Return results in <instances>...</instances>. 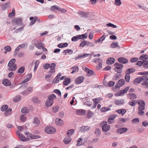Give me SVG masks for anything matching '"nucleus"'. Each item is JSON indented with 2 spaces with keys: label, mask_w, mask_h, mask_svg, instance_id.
<instances>
[{
  "label": "nucleus",
  "mask_w": 148,
  "mask_h": 148,
  "mask_svg": "<svg viewBox=\"0 0 148 148\" xmlns=\"http://www.w3.org/2000/svg\"><path fill=\"white\" fill-rule=\"evenodd\" d=\"M114 65L115 66L114 70L116 72L119 73L122 72V69L123 67V65L122 64L116 62L114 64Z\"/></svg>",
  "instance_id": "1"
},
{
  "label": "nucleus",
  "mask_w": 148,
  "mask_h": 148,
  "mask_svg": "<svg viewBox=\"0 0 148 148\" xmlns=\"http://www.w3.org/2000/svg\"><path fill=\"white\" fill-rule=\"evenodd\" d=\"M12 23L14 25H20L22 24V19L20 18H15L12 21Z\"/></svg>",
  "instance_id": "2"
},
{
  "label": "nucleus",
  "mask_w": 148,
  "mask_h": 148,
  "mask_svg": "<svg viewBox=\"0 0 148 148\" xmlns=\"http://www.w3.org/2000/svg\"><path fill=\"white\" fill-rule=\"evenodd\" d=\"M45 131L48 134H51L54 133L56 131V129L52 127H45Z\"/></svg>",
  "instance_id": "3"
},
{
  "label": "nucleus",
  "mask_w": 148,
  "mask_h": 148,
  "mask_svg": "<svg viewBox=\"0 0 148 148\" xmlns=\"http://www.w3.org/2000/svg\"><path fill=\"white\" fill-rule=\"evenodd\" d=\"M125 81L123 79H120L118 81L116 84L115 88H118L122 86L125 84Z\"/></svg>",
  "instance_id": "4"
},
{
  "label": "nucleus",
  "mask_w": 148,
  "mask_h": 148,
  "mask_svg": "<svg viewBox=\"0 0 148 148\" xmlns=\"http://www.w3.org/2000/svg\"><path fill=\"white\" fill-rule=\"evenodd\" d=\"M1 8L3 10H5L10 7V2L9 1L0 5Z\"/></svg>",
  "instance_id": "5"
},
{
  "label": "nucleus",
  "mask_w": 148,
  "mask_h": 148,
  "mask_svg": "<svg viewBox=\"0 0 148 148\" xmlns=\"http://www.w3.org/2000/svg\"><path fill=\"white\" fill-rule=\"evenodd\" d=\"M127 128L125 127L120 128L116 130V132L120 134H124L127 131Z\"/></svg>",
  "instance_id": "6"
},
{
  "label": "nucleus",
  "mask_w": 148,
  "mask_h": 148,
  "mask_svg": "<svg viewBox=\"0 0 148 148\" xmlns=\"http://www.w3.org/2000/svg\"><path fill=\"white\" fill-rule=\"evenodd\" d=\"M84 77L82 76H80L75 79V83L77 84H80L83 82Z\"/></svg>",
  "instance_id": "7"
},
{
  "label": "nucleus",
  "mask_w": 148,
  "mask_h": 148,
  "mask_svg": "<svg viewBox=\"0 0 148 148\" xmlns=\"http://www.w3.org/2000/svg\"><path fill=\"white\" fill-rule=\"evenodd\" d=\"M138 104L139 105L138 108H142V109L144 110L145 109V101L142 100H140L138 101Z\"/></svg>",
  "instance_id": "8"
},
{
  "label": "nucleus",
  "mask_w": 148,
  "mask_h": 148,
  "mask_svg": "<svg viewBox=\"0 0 148 148\" xmlns=\"http://www.w3.org/2000/svg\"><path fill=\"white\" fill-rule=\"evenodd\" d=\"M78 14L81 17L86 18L88 16L89 12L79 11Z\"/></svg>",
  "instance_id": "9"
},
{
  "label": "nucleus",
  "mask_w": 148,
  "mask_h": 148,
  "mask_svg": "<svg viewBox=\"0 0 148 148\" xmlns=\"http://www.w3.org/2000/svg\"><path fill=\"white\" fill-rule=\"evenodd\" d=\"M118 61L119 62L123 64L127 63L128 62V60L126 58L122 57L119 58L118 59Z\"/></svg>",
  "instance_id": "10"
},
{
  "label": "nucleus",
  "mask_w": 148,
  "mask_h": 148,
  "mask_svg": "<svg viewBox=\"0 0 148 148\" xmlns=\"http://www.w3.org/2000/svg\"><path fill=\"white\" fill-rule=\"evenodd\" d=\"M115 61V59L113 58H109L106 61V63L108 64H111L114 63Z\"/></svg>",
  "instance_id": "11"
},
{
  "label": "nucleus",
  "mask_w": 148,
  "mask_h": 148,
  "mask_svg": "<svg viewBox=\"0 0 148 148\" xmlns=\"http://www.w3.org/2000/svg\"><path fill=\"white\" fill-rule=\"evenodd\" d=\"M10 82L8 79H4L2 81L3 84L5 86H8L10 84Z\"/></svg>",
  "instance_id": "12"
},
{
  "label": "nucleus",
  "mask_w": 148,
  "mask_h": 148,
  "mask_svg": "<svg viewBox=\"0 0 148 148\" xmlns=\"http://www.w3.org/2000/svg\"><path fill=\"white\" fill-rule=\"evenodd\" d=\"M110 125L107 123L106 124V125L104 126H103V128H102V131L103 132H106L110 130Z\"/></svg>",
  "instance_id": "13"
},
{
  "label": "nucleus",
  "mask_w": 148,
  "mask_h": 148,
  "mask_svg": "<svg viewBox=\"0 0 148 148\" xmlns=\"http://www.w3.org/2000/svg\"><path fill=\"white\" fill-rule=\"evenodd\" d=\"M128 97L131 99H135L137 98V96L136 95L132 93H129L127 95Z\"/></svg>",
  "instance_id": "14"
},
{
  "label": "nucleus",
  "mask_w": 148,
  "mask_h": 148,
  "mask_svg": "<svg viewBox=\"0 0 148 148\" xmlns=\"http://www.w3.org/2000/svg\"><path fill=\"white\" fill-rule=\"evenodd\" d=\"M55 123L57 125H61L63 124V121L61 119H57L56 120Z\"/></svg>",
  "instance_id": "15"
},
{
  "label": "nucleus",
  "mask_w": 148,
  "mask_h": 148,
  "mask_svg": "<svg viewBox=\"0 0 148 148\" xmlns=\"http://www.w3.org/2000/svg\"><path fill=\"white\" fill-rule=\"evenodd\" d=\"M141 82V80L140 78L138 77L134 80L133 82V83L134 84L137 85L140 83Z\"/></svg>",
  "instance_id": "16"
},
{
  "label": "nucleus",
  "mask_w": 148,
  "mask_h": 148,
  "mask_svg": "<svg viewBox=\"0 0 148 148\" xmlns=\"http://www.w3.org/2000/svg\"><path fill=\"white\" fill-rule=\"evenodd\" d=\"M71 139L70 136L65 138L63 140L64 142L66 144H69L71 142Z\"/></svg>",
  "instance_id": "17"
},
{
  "label": "nucleus",
  "mask_w": 148,
  "mask_h": 148,
  "mask_svg": "<svg viewBox=\"0 0 148 148\" xmlns=\"http://www.w3.org/2000/svg\"><path fill=\"white\" fill-rule=\"evenodd\" d=\"M16 62V59H12L9 62L8 64V67H11L13 65H14L15 62Z\"/></svg>",
  "instance_id": "18"
},
{
  "label": "nucleus",
  "mask_w": 148,
  "mask_h": 148,
  "mask_svg": "<svg viewBox=\"0 0 148 148\" xmlns=\"http://www.w3.org/2000/svg\"><path fill=\"white\" fill-rule=\"evenodd\" d=\"M71 80L70 78H66L63 82V84L64 86H67L71 82Z\"/></svg>",
  "instance_id": "19"
},
{
  "label": "nucleus",
  "mask_w": 148,
  "mask_h": 148,
  "mask_svg": "<svg viewBox=\"0 0 148 148\" xmlns=\"http://www.w3.org/2000/svg\"><path fill=\"white\" fill-rule=\"evenodd\" d=\"M85 113V111L82 109L77 110V114L78 115H84Z\"/></svg>",
  "instance_id": "20"
},
{
  "label": "nucleus",
  "mask_w": 148,
  "mask_h": 148,
  "mask_svg": "<svg viewBox=\"0 0 148 148\" xmlns=\"http://www.w3.org/2000/svg\"><path fill=\"white\" fill-rule=\"evenodd\" d=\"M105 38L106 36L105 35H103L100 37L99 39L97 40H95V42L97 43L98 42H101L105 39Z\"/></svg>",
  "instance_id": "21"
},
{
  "label": "nucleus",
  "mask_w": 148,
  "mask_h": 148,
  "mask_svg": "<svg viewBox=\"0 0 148 148\" xmlns=\"http://www.w3.org/2000/svg\"><path fill=\"white\" fill-rule=\"evenodd\" d=\"M90 54H80L77 57H75V58L76 60H77L81 58L84 57L85 58L88 57L89 55H90Z\"/></svg>",
  "instance_id": "22"
},
{
  "label": "nucleus",
  "mask_w": 148,
  "mask_h": 148,
  "mask_svg": "<svg viewBox=\"0 0 148 148\" xmlns=\"http://www.w3.org/2000/svg\"><path fill=\"white\" fill-rule=\"evenodd\" d=\"M135 69L134 68H130L126 70V73L128 75L134 72L135 71Z\"/></svg>",
  "instance_id": "23"
},
{
  "label": "nucleus",
  "mask_w": 148,
  "mask_h": 148,
  "mask_svg": "<svg viewBox=\"0 0 148 148\" xmlns=\"http://www.w3.org/2000/svg\"><path fill=\"white\" fill-rule=\"evenodd\" d=\"M115 103L117 105H120L123 104L124 103V102L123 100H116L115 101Z\"/></svg>",
  "instance_id": "24"
},
{
  "label": "nucleus",
  "mask_w": 148,
  "mask_h": 148,
  "mask_svg": "<svg viewBox=\"0 0 148 148\" xmlns=\"http://www.w3.org/2000/svg\"><path fill=\"white\" fill-rule=\"evenodd\" d=\"M34 45L36 47L39 49H40L42 47L43 44L42 43L36 42L34 43Z\"/></svg>",
  "instance_id": "25"
},
{
  "label": "nucleus",
  "mask_w": 148,
  "mask_h": 148,
  "mask_svg": "<svg viewBox=\"0 0 148 148\" xmlns=\"http://www.w3.org/2000/svg\"><path fill=\"white\" fill-rule=\"evenodd\" d=\"M93 114L94 112H93L90 110H89L87 113V116L88 118L90 119L93 116Z\"/></svg>",
  "instance_id": "26"
},
{
  "label": "nucleus",
  "mask_w": 148,
  "mask_h": 148,
  "mask_svg": "<svg viewBox=\"0 0 148 148\" xmlns=\"http://www.w3.org/2000/svg\"><path fill=\"white\" fill-rule=\"evenodd\" d=\"M59 7L56 5L52 6L50 8V10L52 11L57 12L58 11Z\"/></svg>",
  "instance_id": "27"
},
{
  "label": "nucleus",
  "mask_w": 148,
  "mask_h": 148,
  "mask_svg": "<svg viewBox=\"0 0 148 148\" xmlns=\"http://www.w3.org/2000/svg\"><path fill=\"white\" fill-rule=\"evenodd\" d=\"M53 103V101L52 100L51 101L48 99L46 102L45 105L47 107H50L51 106Z\"/></svg>",
  "instance_id": "28"
},
{
  "label": "nucleus",
  "mask_w": 148,
  "mask_h": 148,
  "mask_svg": "<svg viewBox=\"0 0 148 148\" xmlns=\"http://www.w3.org/2000/svg\"><path fill=\"white\" fill-rule=\"evenodd\" d=\"M40 123V121L39 119L36 117H35L34 118L33 123L35 126H37Z\"/></svg>",
  "instance_id": "29"
},
{
  "label": "nucleus",
  "mask_w": 148,
  "mask_h": 148,
  "mask_svg": "<svg viewBox=\"0 0 148 148\" xmlns=\"http://www.w3.org/2000/svg\"><path fill=\"white\" fill-rule=\"evenodd\" d=\"M78 36L79 38V39H86L88 36V35L87 34L85 33L84 34L78 35Z\"/></svg>",
  "instance_id": "30"
},
{
  "label": "nucleus",
  "mask_w": 148,
  "mask_h": 148,
  "mask_svg": "<svg viewBox=\"0 0 148 148\" xmlns=\"http://www.w3.org/2000/svg\"><path fill=\"white\" fill-rule=\"evenodd\" d=\"M87 45V41L84 40L80 43L79 45V47H83Z\"/></svg>",
  "instance_id": "31"
},
{
  "label": "nucleus",
  "mask_w": 148,
  "mask_h": 148,
  "mask_svg": "<svg viewBox=\"0 0 148 148\" xmlns=\"http://www.w3.org/2000/svg\"><path fill=\"white\" fill-rule=\"evenodd\" d=\"M29 110L26 107L23 108L21 110L22 112L24 113H27L29 112Z\"/></svg>",
  "instance_id": "32"
},
{
  "label": "nucleus",
  "mask_w": 148,
  "mask_h": 148,
  "mask_svg": "<svg viewBox=\"0 0 148 148\" xmlns=\"http://www.w3.org/2000/svg\"><path fill=\"white\" fill-rule=\"evenodd\" d=\"M90 129V127L88 126H82L81 127V131L82 132H84Z\"/></svg>",
  "instance_id": "33"
},
{
  "label": "nucleus",
  "mask_w": 148,
  "mask_h": 148,
  "mask_svg": "<svg viewBox=\"0 0 148 148\" xmlns=\"http://www.w3.org/2000/svg\"><path fill=\"white\" fill-rule=\"evenodd\" d=\"M75 133V130L73 129H71L68 131L67 134L69 135L68 136H70L74 134Z\"/></svg>",
  "instance_id": "34"
},
{
  "label": "nucleus",
  "mask_w": 148,
  "mask_h": 148,
  "mask_svg": "<svg viewBox=\"0 0 148 148\" xmlns=\"http://www.w3.org/2000/svg\"><path fill=\"white\" fill-rule=\"evenodd\" d=\"M130 75L126 74L125 77V79L126 82H129L130 81Z\"/></svg>",
  "instance_id": "35"
},
{
  "label": "nucleus",
  "mask_w": 148,
  "mask_h": 148,
  "mask_svg": "<svg viewBox=\"0 0 148 148\" xmlns=\"http://www.w3.org/2000/svg\"><path fill=\"white\" fill-rule=\"evenodd\" d=\"M143 67L145 68H148V61L146 60H144L143 61Z\"/></svg>",
  "instance_id": "36"
},
{
  "label": "nucleus",
  "mask_w": 148,
  "mask_h": 148,
  "mask_svg": "<svg viewBox=\"0 0 148 148\" xmlns=\"http://www.w3.org/2000/svg\"><path fill=\"white\" fill-rule=\"evenodd\" d=\"M10 67L9 70L11 71H15L17 68V65L16 64H14L11 67Z\"/></svg>",
  "instance_id": "37"
},
{
  "label": "nucleus",
  "mask_w": 148,
  "mask_h": 148,
  "mask_svg": "<svg viewBox=\"0 0 148 148\" xmlns=\"http://www.w3.org/2000/svg\"><path fill=\"white\" fill-rule=\"evenodd\" d=\"M21 99V97L20 95H17L13 99V100L14 102H17L19 101Z\"/></svg>",
  "instance_id": "38"
},
{
  "label": "nucleus",
  "mask_w": 148,
  "mask_h": 148,
  "mask_svg": "<svg viewBox=\"0 0 148 148\" xmlns=\"http://www.w3.org/2000/svg\"><path fill=\"white\" fill-rule=\"evenodd\" d=\"M110 47L112 48H115L116 47H118L119 48H120V46L118 45V43L117 42L116 43L112 42L111 45Z\"/></svg>",
  "instance_id": "39"
},
{
  "label": "nucleus",
  "mask_w": 148,
  "mask_h": 148,
  "mask_svg": "<svg viewBox=\"0 0 148 148\" xmlns=\"http://www.w3.org/2000/svg\"><path fill=\"white\" fill-rule=\"evenodd\" d=\"M25 67L24 66H22L17 71V73H22L24 71Z\"/></svg>",
  "instance_id": "40"
},
{
  "label": "nucleus",
  "mask_w": 148,
  "mask_h": 148,
  "mask_svg": "<svg viewBox=\"0 0 148 148\" xmlns=\"http://www.w3.org/2000/svg\"><path fill=\"white\" fill-rule=\"evenodd\" d=\"M48 99L51 101V100L53 101V99H56V95L54 94H52L50 96H49L48 97Z\"/></svg>",
  "instance_id": "41"
},
{
  "label": "nucleus",
  "mask_w": 148,
  "mask_h": 148,
  "mask_svg": "<svg viewBox=\"0 0 148 148\" xmlns=\"http://www.w3.org/2000/svg\"><path fill=\"white\" fill-rule=\"evenodd\" d=\"M32 100L34 102L36 103H39L40 102V101L36 97H33Z\"/></svg>",
  "instance_id": "42"
},
{
  "label": "nucleus",
  "mask_w": 148,
  "mask_h": 148,
  "mask_svg": "<svg viewBox=\"0 0 148 148\" xmlns=\"http://www.w3.org/2000/svg\"><path fill=\"white\" fill-rule=\"evenodd\" d=\"M82 138H79L77 140V143L76 145L77 146H79L82 145L83 143H82Z\"/></svg>",
  "instance_id": "43"
},
{
  "label": "nucleus",
  "mask_w": 148,
  "mask_h": 148,
  "mask_svg": "<svg viewBox=\"0 0 148 148\" xmlns=\"http://www.w3.org/2000/svg\"><path fill=\"white\" fill-rule=\"evenodd\" d=\"M56 66V64L55 63H52L50 64V66L49 68L50 70H55V67Z\"/></svg>",
  "instance_id": "44"
},
{
  "label": "nucleus",
  "mask_w": 148,
  "mask_h": 148,
  "mask_svg": "<svg viewBox=\"0 0 148 148\" xmlns=\"http://www.w3.org/2000/svg\"><path fill=\"white\" fill-rule=\"evenodd\" d=\"M142 81L147 82L148 80V77L146 76H143L140 77Z\"/></svg>",
  "instance_id": "45"
},
{
  "label": "nucleus",
  "mask_w": 148,
  "mask_h": 148,
  "mask_svg": "<svg viewBox=\"0 0 148 148\" xmlns=\"http://www.w3.org/2000/svg\"><path fill=\"white\" fill-rule=\"evenodd\" d=\"M138 109L139 110L138 113L139 115H143L144 114V112L143 111V109L142 108H138Z\"/></svg>",
  "instance_id": "46"
},
{
  "label": "nucleus",
  "mask_w": 148,
  "mask_h": 148,
  "mask_svg": "<svg viewBox=\"0 0 148 148\" xmlns=\"http://www.w3.org/2000/svg\"><path fill=\"white\" fill-rule=\"evenodd\" d=\"M71 69H73V71L71 72V73H74L76 72H77L78 71V67L77 66L73 67Z\"/></svg>",
  "instance_id": "47"
},
{
  "label": "nucleus",
  "mask_w": 148,
  "mask_h": 148,
  "mask_svg": "<svg viewBox=\"0 0 148 148\" xmlns=\"http://www.w3.org/2000/svg\"><path fill=\"white\" fill-rule=\"evenodd\" d=\"M89 75H87L88 76H90L91 75H95V74L94 73V71L91 70L89 69V71L87 72Z\"/></svg>",
  "instance_id": "48"
},
{
  "label": "nucleus",
  "mask_w": 148,
  "mask_h": 148,
  "mask_svg": "<svg viewBox=\"0 0 148 148\" xmlns=\"http://www.w3.org/2000/svg\"><path fill=\"white\" fill-rule=\"evenodd\" d=\"M29 135L30 136L29 137H30L31 139L38 138L40 137V136L39 135H35L32 134H30Z\"/></svg>",
  "instance_id": "49"
},
{
  "label": "nucleus",
  "mask_w": 148,
  "mask_h": 148,
  "mask_svg": "<svg viewBox=\"0 0 148 148\" xmlns=\"http://www.w3.org/2000/svg\"><path fill=\"white\" fill-rule=\"evenodd\" d=\"M79 39L78 35L73 37L71 38V40L72 41L75 42L78 40Z\"/></svg>",
  "instance_id": "50"
},
{
  "label": "nucleus",
  "mask_w": 148,
  "mask_h": 148,
  "mask_svg": "<svg viewBox=\"0 0 148 148\" xmlns=\"http://www.w3.org/2000/svg\"><path fill=\"white\" fill-rule=\"evenodd\" d=\"M21 136L19 137V138L20 140L23 141H26L27 140L26 138L22 134H20Z\"/></svg>",
  "instance_id": "51"
},
{
  "label": "nucleus",
  "mask_w": 148,
  "mask_h": 148,
  "mask_svg": "<svg viewBox=\"0 0 148 148\" xmlns=\"http://www.w3.org/2000/svg\"><path fill=\"white\" fill-rule=\"evenodd\" d=\"M95 133L97 136H99L101 134V131L99 128H97L95 131Z\"/></svg>",
  "instance_id": "52"
},
{
  "label": "nucleus",
  "mask_w": 148,
  "mask_h": 148,
  "mask_svg": "<svg viewBox=\"0 0 148 148\" xmlns=\"http://www.w3.org/2000/svg\"><path fill=\"white\" fill-rule=\"evenodd\" d=\"M8 108V105H3L1 108V110L2 111H4L5 110H6Z\"/></svg>",
  "instance_id": "53"
},
{
  "label": "nucleus",
  "mask_w": 148,
  "mask_h": 148,
  "mask_svg": "<svg viewBox=\"0 0 148 148\" xmlns=\"http://www.w3.org/2000/svg\"><path fill=\"white\" fill-rule=\"evenodd\" d=\"M63 52H65L66 53L65 55L66 54V53H69L70 54H71L73 53V51L71 49H67L64 50Z\"/></svg>",
  "instance_id": "54"
},
{
  "label": "nucleus",
  "mask_w": 148,
  "mask_h": 148,
  "mask_svg": "<svg viewBox=\"0 0 148 148\" xmlns=\"http://www.w3.org/2000/svg\"><path fill=\"white\" fill-rule=\"evenodd\" d=\"M115 84V82L112 81H110L108 83L107 86L108 87H111L113 86Z\"/></svg>",
  "instance_id": "55"
},
{
  "label": "nucleus",
  "mask_w": 148,
  "mask_h": 148,
  "mask_svg": "<svg viewBox=\"0 0 148 148\" xmlns=\"http://www.w3.org/2000/svg\"><path fill=\"white\" fill-rule=\"evenodd\" d=\"M106 26L108 27H111L113 28H116L117 27L116 25H114L111 23H109L106 24Z\"/></svg>",
  "instance_id": "56"
},
{
  "label": "nucleus",
  "mask_w": 148,
  "mask_h": 148,
  "mask_svg": "<svg viewBox=\"0 0 148 148\" xmlns=\"http://www.w3.org/2000/svg\"><path fill=\"white\" fill-rule=\"evenodd\" d=\"M121 3V0H115L114 1V4L116 5L120 6Z\"/></svg>",
  "instance_id": "57"
},
{
  "label": "nucleus",
  "mask_w": 148,
  "mask_h": 148,
  "mask_svg": "<svg viewBox=\"0 0 148 148\" xmlns=\"http://www.w3.org/2000/svg\"><path fill=\"white\" fill-rule=\"evenodd\" d=\"M26 117L24 115H22L20 116V120L22 122H25L26 120Z\"/></svg>",
  "instance_id": "58"
},
{
  "label": "nucleus",
  "mask_w": 148,
  "mask_h": 148,
  "mask_svg": "<svg viewBox=\"0 0 148 148\" xmlns=\"http://www.w3.org/2000/svg\"><path fill=\"white\" fill-rule=\"evenodd\" d=\"M4 49L5 51L10 52L11 49V47L9 46H6L4 47Z\"/></svg>",
  "instance_id": "59"
},
{
  "label": "nucleus",
  "mask_w": 148,
  "mask_h": 148,
  "mask_svg": "<svg viewBox=\"0 0 148 148\" xmlns=\"http://www.w3.org/2000/svg\"><path fill=\"white\" fill-rule=\"evenodd\" d=\"M94 62H95L100 63H102V60L101 58H99L95 59Z\"/></svg>",
  "instance_id": "60"
},
{
  "label": "nucleus",
  "mask_w": 148,
  "mask_h": 148,
  "mask_svg": "<svg viewBox=\"0 0 148 148\" xmlns=\"http://www.w3.org/2000/svg\"><path fill=\"white\" fill-rule=\"evenodd\" d=\"M138 60V59L137 58H133L131 59L130 61L131 62L134 63L137 62Z\"/></svg>",
  "instance_id": "61"
},
{
  "label": "nucleus",
  "mask_w": 148,
  "mask_h": 148,
  "mask_svg": "<svg viewBox=\"0 0 148 148\" xmlns=\"http://www.w3.org/2000/svg\"><path fill=\"white\" fill-rule=\"evenodd\" d=\"M136 103V101L134 100H132V101H130L129 102L128 104L129 105H130L132 106H134L135 105Z\"/></svg>",
  "instance_id": "62"
},
{
  "label": "nucleus",
  "mask_w": 148,
  "mask_h": 148,
  "mask_svg": "<svg viewBox=\"0 0 148 148\" xmlns=\"http://www.w3.org/2000/svg\"><path fill=\"white\" fill-rule=\"evenodd\" d=\"M100 99L99 98H96L93 99L94 103L97 104L100 102Z\"/></svg>",
  "instance_id": "63"
},
{
  "label": "nucleus",
  "mask_w": 148,
  "mask_h": 148,
  "mask_svg": "<svg viewBox=\"0 0 148 148\" xmlns=\"http://www.w3.org/2000/svg\"><path fill=\"white\" fill-rule=\"evenodd\" d=\"M50 66V64L49 63L44 64L43 65V67L45 69H47Z\"/></svg>",
  "instance_id": "64"
}]
</instances>
